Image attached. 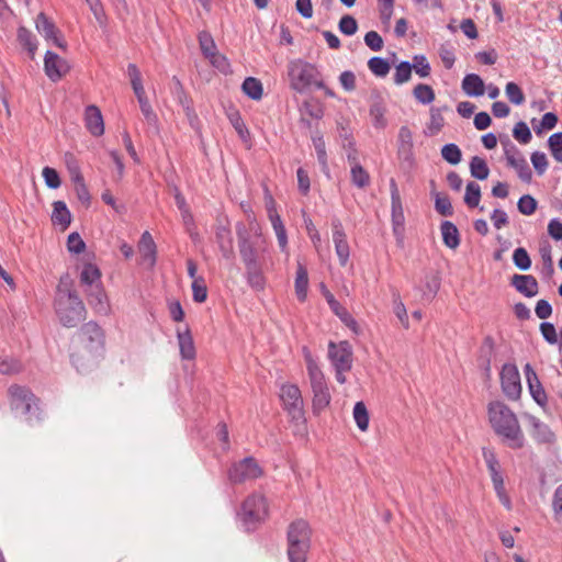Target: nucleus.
I'll return each mask as SVG.
<instances>
[{
  "mask_svg": "<svg viewBox=\"0 0 562 562\" xmlns=\"http://www.w3.org/2000/svg\"><path fill=\"white\" fill-rule=\"evenodd\" d=\"M105 335L101 326L90 321L76 333L71 345L70 361L78 372H86L104 350Z\"/></svg>",
  "mask_w": 562,
  "mask_h": 562,
  "instance_id": "obj_1",
  "label": "nucleus"
},
{
  "mask_svg": "<svg viewBox=\"0 0 562 562\" xmlns=\"http://www.w3.org/2000/svg\"><path fill=\"white\" fill-rule=\"evenodd\" d=\"M237 244L240 259L245 266V279L247 284L255 291L260 292L266 288V277L263 274V252L265 247L256 246L251 240V235L244 222H237L235 225Z\"/></svg>",
  "mask_w": 562,
  "mask_h": 562,
  "instance_id": "obj_2",
  "label": "nucleus"
},
{
  "mask_svg": "<svg viewBox=\"0 0 562 562\" xmlns=\"http://www.w3.org/2000/svg\"><path fill=\"white\" fill-rule=\"evenodd\" d=\"M488 422L494 432L514 450L525 447V435L516 414L501 401L487 405Z\"/></svg>",
  "mask_w": 562,
  "mask_h": 562,
  "instance_id": "obj_3",
  "label": "nucleus"
},
{
  "mask_svg": "<svg viewBox=\"0 0 562 562\" xmlns=\"http://www.w3.org/2000/svg\"><path fill=\"white\" fill-rule=\"evenodd\" d=\"M290 88L300 93H307L313 88H323V75L316 65L303 59L291 60L288 64Z\"/></svg>",
  "mask_w": 562,
  "mask_h": 562,
  "instance_id": "obj_4",
  "label": "nucleus"
},
{
  "mask_svg": "<svg viewBox=\"0 0 562 562\" xmlns=\"http://www.w3.org/2000/svg\"><path fill=\"white\" fill-rule=\"evenodd\" d=\"M312 529L305 519L293 520L286 531V554L290 562H306L311 549Z\"/></svg>",
  "mask_w": 562,
  "mask_h": 562,
  "instance_id": "obj_5",
  "label": "nucleus"
},
{
  "mask_svg": "<svg viewBox=\"0 0 562 562\" xmlns=\"http://www.w3.org/2000/svg\"><path fill=\"white\" fill-rule=\"evenodd\" d=\"M303 351L307 360V374L313 392L312 409L315 415H318L329 406L331 395L329 393L325 375L316 362L311 358L310 350L304 347Z\"/></svg>",
  "mask_w": 562,
  "mask_h": 562,
  "instance_id": "obj_6",
  "label": "nucleus"
},
{
  "mask_svg": "<svg viewBox=\"0 0 562 562\" xmlns=\"http://www.w3.org/2000/svg\"><path fill=\"white\" fill-rule=\"evenodd\" d=\"M8 392L12 411L24 416L30 424L41 420L40 400L29 387L14 384Z\"/></svg>",
  "mask_w": 562,
  "mask_h": 562,
  "instance_id": "obj_7",
  "label": "nucleus"
},
{
  "mask_svg": "<svg viewBox=\"0 0 562 562\" xmlns=\"http://www.w3.org/2000/svg\"><path fill=\"white\" fill-rule=\"evenodd\" d=\"M238 517L247 532L255 531L268 517V503L261 494H250L241 504Z\"/></svg>",
  "mask_w": 562,
  "mask_h": 562,
  "instance_id": "obj_8",
  "label": "nucleus"
},
{
  "mask_svg": "<svg viewBox=\"0 0 562 562\" xmlns=\"http://www.w3.org/2000/svg\"><path fill=\"white\" fill-rule=\"evenodd\" d=\"M55 313L64 327L74 328L86 319L87 310L79 295L54 300Z\"/></svg>",
  "mask_w": 562,
  "mask_h": 562,
  "instance_id": "obj_9",
  "label": "nucleus"
},
{
  "mask_svg": "<svg viewBox=\"0 0 562 562\" xmlns=\"http://www.w3.org/2000/svg\"><path fill=\"white\" fill-rule=\"evenodd\" d=\"M228 480L233 484H239L247 480H255L262 475V469L254 457H246L228 469Z\"/></svg>",
  "mask_w": 562,
  "mask_h": 562,
  "instance_id": "obj_10",
  "label": "nucleus"
},
{
  "mask_svg": "<svg viewBox=\"0 0 562 562\" xmlns=\"http://www.w3.org/2000/svg\"><path fill=\"white\" fill-rule=\"evenodd\" d=\"M501 387L510 401H517L521 395V382L518 368L514 363H505L499 373Z\"/></svg>",
  "mask_w": 562,
  "mask_h": 562,
  "instance_id": "obj_11",
  "label": "nucleus"
},
{
  "mask_svg": "<svg viewBox=\"0 0 562 562\" xmlns=\"http://www.w3.org/2000/svg\"><path fill=\"white\" fill-rule=\"evenodd\" d=\"M284 409L294 420L304 418L303 397L295 384H283L280 394Z\"/></svg>",
  "mask_w": 562,
  "mask_h": 562,
  "instance_id": "obj_12",
  "label": "nucleus"
},
{
  "mask_svg": "<svg viewBox=\"0 0 562 562\" xmlns=\"http://www.w3.org/2000/svg\"><path fill=\"white\" fill-rule=\"evenodd\" d=\"M321 292L328 303L331 312L347 326L355 335L361 334V328L356 318L342 306L327 289L325 283H321Z\"/></svg>",
  "mask_w": 562,
  "mask_h": 562,
  "instance_id": "obj_13",
  "label": "nucleus"
},
{
  "mask_svg": "<svg viewBox=\"0 0 562 562\" xmlns=\"http://www.w3.org/2000/svg\"><path fill=\"white\" fill-rule=\"evenodd\" d=\"M328 358L333 367H341L342 370H351L352 368V348L349 341L342 340L338 344L329 341Z\"/></svg>",
  "mask_w": 562,
  "mask_h": 562,
  "instance_id": "obj_14",
  "label": "nucleus"
},
{
  "mask_svg": "<svg viewBox=\"0 0 562 562\" xmlns=\"http://www.w3.org/2000/svg\"><path fill=\"white\" fill-rule=\"evenodd\" d=\"M35 26L46 41H52L54 45H56L58 48H61L63 50L67 49V42L60 34V31L44 12H40L37 14Z\"/></svg>",
  "mask_w": 562,
  "mask_h": 562,
  "instance_id": "obj_15",
  "label": "nucleus"
},
{
  "mask_svg": "<svg viewBox=\"0 0 562 562\" xmlns=\"http://www.w3.org/2000/svg\"><path fill=\"white\" fill-rule=\"evenodd\" d=\"M70 67L64 58L58 54L47 50L44 56V71L46 76L56 82L60 80L68 71Z\"/></svg>",
  "mask_w": 562,
  "mask_h": 562,
  "instance_id": "obj_16",
  "label": "nucleus"
},
{
  "mask_svg": "<svg viewBox=\"0 0 562 562\" xmlns=\"http://www.w3.org/2000/svg\"><path fill=\"white\" fill-rule=\"evenodd\" d=\"M215 241L218 246L222 257L232 261L235 259L234 239L228 224H217L215 226Z\"/></svg>",
  "mask_w": 562,
  "mask_h": 562,
  "instance_id": "obj_17",
  "label": "nucleus"
},
{
  "mask_svg": "<svg viewBox=\"0 0 562 562\" xmlns=\"http://www.w3.org/2000/svg\"><path fill=\"white\" fill-rule=\"evenodd\" d=\"M331 227H333V240L335 244V250L339 259L340 266H346L349 256H350V248L349 244L347 241V236L344 231L342 224L340 220L334 218L331 221Z\"/></svg>",
  "mask_w": 562,
  "mask_h": 562,
  "instance_id": "obj_18",
  "label": "nucleus"
},
{
  "mask_svg": "<svg viewBox=\"0 0 562 562\" xmlns=\"http://www.w3.org/2000/svg\"><path fill=\"white\" fill-rule=\"evenodd\" d=\"M386 105L384 98L382 97L379 90H372L370 94V108L369 114L372 119V125L378 130H383L387 125V120L385 119Z\"/></svg>",
  "mask_w": 562,
  "mask_h": 562,
  "instance_id": "obj_19",
  "label": "nucleus"
},
{
  "mask_svg": "<svg viewBox=\"0 0 562 562\" xmlns=\"http://www.w3.org/2000/svg\"><path fill=\"white\" fill-rule=\"evenodd\" d=\"M137 249L140 256V263L153 269L157 263V245L148 231H145L138 240Z\"/></svg>",
  "mask_w": 562,
  "mask_h": 562,
  "instance_id": "obj_20",
  "label": "nucleus"
},
{
  "mask_svg": "<svg viewBox=\"0 0 562 562\" xmlns=\"http://www.w3.org/2000/svg\"><path fill=\"white\" fill-rule=\"evenodd\" d=\"M524 372L526 375V381L528 385L529 393L532 400L541 407H544L548 402L547 393L537 375V372L533 370L530 363H526L524 367Z\"/></svg>",
  "mask_w": 562,
  "mask_h": 562,
  "instance_id": "obj_21",
  "label": "nucleus"
},
{
  "mask_svg": "<svg viewBox=\"0 0 562 562\" xmlns=\"http://www.w3.org/2000/svg\"><path fill=\"white\" fill-rule=\"evenodd\" d=\"M397 157L408 165L414 162L413 133L406 125L400 127L397 135Z\"/></svg>",
  "mask_w": 562,
  "mask_h": 562,
  "instance_id": "obj_22",
  "label": "nucleus"
},
{
  "mask_svg": "<svg viewBox=\"0 0 562 562\" xmlns=\"http://www.w3.org/2000/svg\"><path fill=\"white\" fill-rule=\"evenodd\" d=\"M526 418L529 422L531 426V437L535 439L537 443L543 445H551L555 442V434L551 430L549 425L541 422L538 417L526 414Z\"/></svg>",
  "mask_w": 562,
  "mask_h": 562,
  "instance_id": "obj_23",
  "label": "nucleus"
},
{
  "mask_svg": "<svg viewBox=\"0 0 562 562\" xmlns=\"http://www.w3.org/2000/svg\"><path fill=\"white\" fill-rule=\"evenodd\" d=\"M510 285L526 297H533L539 292L538 281L532 274L516 273L510 279Z\"/></svg>",
  "mask_w": 562,
  "mask_h": 562,
  "instance_id": "obj_24",
  "label": "nucleus"
},
{
  "mask_svg": "<svg viewBox=\"0 0 562 562\" xmlns=\"http://www.w3.org/2000/svg\"><path fill=\"white\" fill-rule=\"evenodd\" d=\"M390 191H391V215L394 232L397 231V227H403L405 222L403 204L400 195V191L397 188L396 181L392 178L390 180Z\"/></svg>",
  "mask_w": 562,
  "mask_h": 562,
  "instance_id": "obj_25",
  "label": "nucleus"
},
{
  "mask_svg": "<svg viewBox=\"0 0 562 562\" xmlns=\"http://www.w3.org/2000/svg\"><path fill=\"white\" fill-rule=\"evenodd\" d=\"M85 125L89 133L95 137L104 134V122L100 109L90 104L85 110Z\"/></svg>",
  "mask_w": 562,
  "mask_h": 562,
  "instance_id": "obj_26",
  "label": "nucleus"
},
{
  "mask_svg": "<svg viewBox=\"0 0 562 562\" xmlns=\"http://www.w3.org/2000/svg\"><path fill=\"white\" fill-rule=\"evenodd\" d=\"M482 456L486 463L487 470L490 472L493 486L503 484L504 476H503V472H502V467H501V463L497 459L495 451L491 448L483 447Z\"/></svg>",
  "mask_w": 562,
  "mask_h": 562,
  "instance_id": "obj_27",
  "label": "nucleus"
},
{
  "mask_svg": "<svg viewBox=\"0 0 562 562\" xmlns=\"http://www.w3.org/2000/svg\"><path fill=\"white\" fill-rule=\"evenodd\" d=\"M89 305L98 313L105 314L109 311V301L102 284H95L87 292Z\"/></svg>",
  "mask_w": 562,
  "mask_h": 562,
  "instance_id": "obj_28",
  "label": "nucleus"
},
{
  "mask_svg": "<svg viewBox=\"0 0 562 562\" xmlns=\"http://www.w3.org/2000/svg\"><path fill=\"white\" fill-rule=\"evenodd\" d=\"M177 338L181 358L184 360H193L196 356V350L190 327L187 325L183 331L178 329Z\"/></svg>",
  "mask_w": 562,
  "mask_h": 562,
  "instance_id": "obj_29",
  "label": "nucleus"
},
{
  "mask_svg": "<svg viewBox=\"0 0 562 562\" xmlns=\"http://www.w3.org/2000/svg\"><path fill=\"white\" fill-rule=\"evenodd\" d=\"M442 243L450 249H456L460 245V233L456 224L450 221H443L440 225Z\"/></svg>",
  "mask_w": 562,
  "mask_h": 562,
  "instance_id": "obj_30",
  "label": "nucleus"
},
{
  "mask_svg": "<svg viewBox=\"0 0 562 562\" xmlns=\"http://www.w3.org/2000/svg\"><path fill=\"white\" fill-rule=\"evenodd\" d=\"M173 82V94L176 99L178 100L179 104L183 108L187 116L191 117L192 115L195 116V112L193 109V102L192 99L188 95V93L184 90V87L180 79L177 76L172 77Z\"/></svg>",
  "mask_w": 562,
  "mask_h": 562,
  "instance_id": "obj_31",
  "label": "nucleus"
},
{
  "mask_svg": "<svg viewBox=\"0 0 562 562\" xmlns=\"http://www.w3.org/2000/svg\"><path fill=\"white\" fill-rule=\"evenodd\" d=\"M462 90L469 97H481L485 91L484 81L476 74H468L462 80Z\"/></svg>",
  "mask_w": 562,
  "mask_h": 562,
  "instance_id": "obj_32",
  "label": "nucleus"
},
{
  "mask_svg": "<svg viewBox=\"0 0 562 562\" xmlns=\"http://www.w3.org/2000/svg\"><path fill=\"white\" fill-rule=\"evenodd\" d=\"M52 222L54 225H60L66 229L71 223V213L64 201L53 203Z\"/></svg>",
  "mask_w": 562,
  "mask_h": 562,
  "instance_id": "obj_33",
  "label": "nucleus"
},
{
  "mask_svg": "<svg viewBox=\"0 0 562 562\" xmlns=\"http://www.w3.org/2000/svg\"><path fill=\"white\" fill-rule=\"evenodd\" d=\"M295 294L300 302H305L308 290V272L304 265L297 263L296 278H295Z\"/></svg>",
  "mask_w": 562,
  "mask_h": 562,
  "instance_id": "obj_34",
  "label": "nucleus"
},
{
  "mask_svg": "<svg viewBox=\"0 0 562 562\" xmlns=\"http://www.w3.org/2000/svg\"><path fill=\"white\" fill-rule=\"evenodd\" d=\"M312 142L316 151L317 160L322 171L329 177V166L327 161V153L324 137L319 131L312 135Z\"/></svg>",
  "mask_w": 562,
  "mask_h": 562,
  "instance_id": "obj_35",
  "label": "nucleus"
},
{
  "mask_svg": "<svg viewBox=\"0 0 562 562\" xmlns=\"http://www.w3.org/2000/svg\"><path fill=\"white\" fill-rule=\"evenodd\" d=\"M430 186L432 187L431 195L435 199V210L442 216H452L453 207L450 198L447 194L435 191L436 182L434 180L430 181Z\"/></svg>",
  "mask_w": 562,
  "mask_h": 562,
  "instance_id": "obj_36",
  "label": "nucleus"
},
{
  "mask_svg": "<svg viewBox=\"0 0 562 562\" xmlns=\"http://www.w3.org/2000/svg\"><path fill=\"white\" fill-rule=\"evenodd\" d=\"M18 42L24 49H26L29 57L34 59L37 50V40L25 26H20L18 29Z\"/></svg>",
  "mask_w": 562,
  "mask_h": 562,
  "instance_id": "obj_37",
  "label": "nucleus"
},
{
  "mask_svg": "<svg viewBox=\"0 0 562 562\" xmlns=\"http://www.w3.org/2000/svg\"><path fill=\"white\" fill-rule=\"evenodd\" d=\"M227 119H228L229 123L232 124V126L235 128L238 136L244 142L248 140L250 137V133L241 117L240 112L235 108H231L227 111Z\"/></svg>",
  "mask_w": 562,
  "mask_h": 562,
  "instance_id": "obj_38",
  "label": "nucleus"
},
{
  "mask_svg": "<svg viewBox=\"0 0 562 562\" xmlns=\"http://www.w3.org/2000/svg\"><path fill=\"white\" fill-rule=\"evenodd\" d=\"M127 75L130 77L131 85H132L133 91L137 98V101H140V100L147 98L144 86H143L140 71L135 64L127 65Z\"/></svg>",
  "mask_w": 562,
  "mask_h": 562,
  "instance_id": "obj_39",
  "label": "nucleus"
},
{
  "mask_svg": "<svg viewBox=\"0 0 562 562\" xmlns=\"http://www.w3.org/2000/svg\"><path fill=\"white\" fill-rule=\"evenodd\" d=\"M510 168H514L517 172L518 178L525 182L530 183L532 181V171L524 157V155H519L517 159L509 158V165H507Z\"/></svg>",
  "mask_w": 562,
  "mask_h": 562,
  "instance_id": "obj_40",
  "label": "nucleus"
},
{
  "mask_svg": "<svg viewBox=\"0 0 562 562\" xmlns=\"http://www.w3.org/2000/svg\"><path fill=\"white\" fill-rule=\"evenodd\" d=\"M241 90L245 95L255 101H259L263 95L262 83L255 77H247L241 85Z\"/></svg>",
  "mask_w": 562,
  "mask_h": 562,
  "instance_id": "obj_41",
  "label": "nucleus"
},
{
  "mask_svg": "<svg viewBox=\"0 0 562 562\" xmlns=\"http://www.w3.org/2000/svg\"><path fill=\"white\" fill-rule=\"evenodd\" d=\"M350 180L351 183L359 189H366L371 183L369 172L360 165V162H356L351 166Z\"/></svg>",
  "mask_w": 562,
  "mask_h": 562,
  "instance_id": "obj_42",
  "label": "nucleus"
},
{
  "mask_svg": "<svg viewBox=\"0 0 562 562\" xmlns=\"http://www.w3.org/2000/svg\"><path fill=\"white\" fill-rule=\"evenodd\" d=\"M440 284L441 279L438 273H427L425 276L424 286L422 289L423 295L429 301L432 300L437 295L440 289Z\"/></svg>",
  "mask_w": 562,
  "mask_h": 562,
  "instance_id": "obj_43",
  "label": "nucleus"
},
{
  "mask_svg": "<svg viewBox=\"0 0 562 562\" xmlns=\"http://www.w3.org/2000/svg\"><path fill=\"white\" fill-rule=\"evenodd\" d=\"M100 279V269L93 263H86L80 274L81 283L93 288L95 284H101Z\"/></svg>",
  "mask_w": 562,
  "mask_h": 562,
  "instance_id": "obj_44",
  "label": "nucleus"
},
{
  "mask_svg": "<svg viewBox=\"0 0 562 562\" xmlns=\"http://www.w3.org/2000/svg\"><path fill=\"white\" fill-rule=\"evenodd\" d=\"M77 294L78 293L74 289V281L70 278L69 273H64L59 278L54 300H59L61 297L66 299L68 296L70 297V296L77 295Z\"/></svg>",
  "mask_w": 562,
  "mask_h": 562,
  "instance_id": "obj_45",
  "label": "nucleus"
},
{
  "mask_svg": "<svg viewBox=\"0 0 562 562\" xmlns=\"http://www.w3.org/2000/svg\"><path fill=\"white\" fill-rule=\"evenodd\" d=\"M413 95L418 103L428 105L436 99L435 90L426 83H418L413 89Z\"/></svg>",
  "mask_w": 562,
  "mask_h": 562,
  "instance_id": "obj_46",
  "label": "nucleus"
},
{
  "mask_svg": "<svg viewBox=\"0 0 562 562\" xmlns=\"http://www.w3.org/2000/svg\"><path fill=\"white\" fill-rule=\"evenodd\" d=\"M471 176L477 180H485L490 175V168L486 160L480 156H473L470 161Z\"/></svg>",
  "mask_w": 562,
  "mask_h": 562,
  "instance_id": "obj_47",
  "label": "nucleus"
},
{
  "mask_svg": "<svg viewBox=\"0 0 562 562\" xmlns=\"http://www.w3.org/2000/svg\"><path fill=\"white\" fill-rule=\"evenodd\" d=\"M442 110L447 111L448 106H443L442 109L436 108V106L430 108V121L427 125L429 135L438 134L441 131V128L443 127L445 117L441 114Z\"/></svg>",
  "mask_w": 562,
  "mask_h": 562,
  "instance_id": "obj_48",
  "label": "nucleus"
},
{
  "mask_svg": "<svg viewBox=\"0 0 562 562\" xmlns=\"http://www.w3.org/2000/svg\"><path fill=\"white\" fill-rule=\"evenodd\" d=\"M353 418H355V422H356L358 428L361 431H366L368 429L370 417H369V412L367 409V406L362 401L357 402L355 404Z\"/></svg>",
  "mask_w": 562,
  "mask_h": 562,
  "instance_id": "obj_49",
  "label": "nucleus"
},
{
  "mask_svg": "<svg viewBox=\"0 0 562 562\" xmlns=\"http://www.w3.org/2000/svg\"><path fill=\"white\" fill-rule=\"evenodd\" d=\"M368 67L373 75L383 78L389 74L391 64L383 57L374 56L368 60Z\"/></svg>",
  "mask_w": 562,
  "mask_h": 562,
  "instance_id": "obj_50",
  "label": "nucleus"
},
{
  "mask_svg": "<svg viewBox=\"0 0 562 562\" xmlns=\"http://www.w3.org/2000/svg\"><path fill=\"white\" fill-rule=\"evenodd\" d=\"M65 162L70 175V179L74 183L82 182L85 180L83 175L81 172L79 162L74 154L67 151L65 154Z\"/></svg>",
  "mask_w": 562,
  "mask_h": 562,
  "instance_id": "obj_51",
  "label": "nucleus"
},
{
  "mask_svg": "<svg viewBox=\"0 0 562 562\" xmlns=\"http://www.w3.org/2000/svg\"><path fill=\"white\" fill-rule=\"evenodd\" d=\"M198 41L200 45L201 53L206 58L207 56H212L213 53L216 52V44L212 34L207 31H201L198 34Z\"/></svg>",
  "mask_w": 562,
  "mask_h": 562,
  "instance_id": "obj_52",
  "label": "nucleus"
},
{
  "mask_svg": "<svg viewBox=\"0 0 562 562\" xmlns=\"http://www.w3.org/2000/svg\"><path fill=\"white\" fill-rule=\"evenodd\" d=\"M480 200H481V187L474 181L468 182L467 188H465V194H464V203L469 207L473 209V207L479 206Z\"/></svg>",
  "mask_w": 562,
  "mask_h": 562,
  "instance_id": "obj_53",
  "label": "nucleus"
},
{
  "mask_svg": "<svg viewBox=\"0 0 562 562\" xmlns=\"http://www.w3.org/2000/svg\"><path fill=\"white\" fill-rule=\"evenodd\" d=\"M441 157L450 165H458L462 159V151L458 145L448 143L441 148Z\"/></svg>",
  "mask_w": 562,
  "mask_h": 562,
  "instance_id": "obj_54",
  "label": "nucleus"
},
{
  "mask_svg": "<svg viewBox=\"0 0 562 562\" xmlns=\"http://www.w3.org/2000/svg\"><path fill=\"white\" fill-rule=\"evenodd\" d=\"M513 262L515 267L521 271H527L531 268V258L524 247H518L513 252Z\"/></svg>",
  "mask_w": 562,
  "mask_h": 562,
  "instance_id": "obj_55",
  "label": "nucleus"
},
{
  "mask_svg": "<svg viewBox=\"0 0 562 562\" xmlns=\"http://www.w3.org/2000/svg\"><path fill=\"white\" fill-rule=\"evenodd\" d=\"M300 111L302 115H307L311 119L321 120L324 116L323 106L313 100L303 101Z\"/></svg>",
  "mask_w": 562,
  "mask_h": 562,
  "instance_id": "obj_56",
  "label": "nucleus"
},
{
  "mask_svg": "<svg viewBox=\"0 0 562 562\" xmlns=\"http://www.w3.org/2000/svg\"><path fill=\"white\" fill-rule=\"evenodd\" d=\"M413 65L409 61H401L395 66L394 83L403 85L412 78Z\"/></svg>",
  "mask_w": 562,
  "mask_h": 562,
  "instance_id": "obj_57",
  "label": "nucleus"
},
{
  "mask_svg": "<svg viewBox=\"0 0 562 562\" xmlns=\"http://www.w3.org/2000/svg\"><path fill=\"white\" fill-rule=\"evenodd\" d=\"M517 209L522 215H532L538 209V201L530 194H524L517 202Z\"/></svg>",
  "mask_w": 562,
  "mask_h": 562,
  "instance_id": "obj_58",
  "label": "nucleus"
},
{
  "mask_svg": "<svg viewBox=\"0 0 562 562\" xmlns=\"http://www.w3.org/2000/svg\"><path fill=\"white\" fill-rule=\"evenodd\" d=\"M192 297L196 303H204L207 299V286L205 284V280L202 276H199V279L192 281Z\"/></svg>",
  "mask_w": 562,
  "mask_h": 562,
  "instance_id": "obj_59",
  "label": "nucleus"
},
{
  "mask_svg": "<svg viewBox=\"0 0 562 562\" xmlns=\"http://www.w3.org/2000/svg\"><path fill=\"white\" fill-rule=\"evenodd\" d=\"M536 119L531 120V124L533 125V130L536 134L540 135L542 133V130L550 131L555 127L559 119L558 115L553 112H547L542 115V119L540 121V125L536 126Z\"/></svg>",
  "mask_w": 562,
  "mask_h": 562,
  "instance_id": "obj_60",
  "label": "nucleus"
},
{
  "mask_svg": "<svg viewBox=\"0 0 562 562\" xmlns=\"http://www.w3.org/2000/svg\"><path fill=\"white\" fill-rule=\"evenodd\" d=\"M505 93L508 100L515 105H520L525 102V94L521 88L514 81L506 83Z\"/></svg>",
  "mask_w": 562,
  "mask_h": 562,
  "instance_id": "obj_61",
  "label": "nucleus"
},
{
  "mask_svg": "<svg viewBox=\"0 0 562 562\" xmlns=\"http://www.w3.org/2000/svg\"><path fill=\"white\" fill-rule=\"evenodd\" d=\"M513 136L517 142L524 145L528 144L532 138L531 131L527 123L524 121H519L515 124L513 128Z\"/></svg>",
  "mask_w": 562,
  "mask_h": 562,
  "instance_id": "obj_62",
  "label": "nucleus"
},
{
  "mask_svg": "<svg viewBox=\"0 0 562 562\" xmlns=\"http://www.w3.org/2000/svg\"><path fill=\"white\" fill-rule=\"evenodd\" d=\"M413 61V69L419 77L426 78L430 75L431 67L425 55H415Z\"/></svg>",
  "mask_w": 562,
  "mask_h": 562,
  "instance_id": "obj_63",
  "label": "nucleus"
},
{
  "mask_svg": "<svg viewBox=\"0 0 562 562\" xmlns=\"http://www.w3.org/2000/svg\"><path fill=\"white\" fill-rule=\"evenodd\" d=\"M548 146L553 158L562 162V132L552 134L548 139Z\"/></svg>",
  "mask_w": 562,
  "mask_h": 562,
  "instance_id": "obj_64",
  "label": "nucleus"
}]
</instances>
